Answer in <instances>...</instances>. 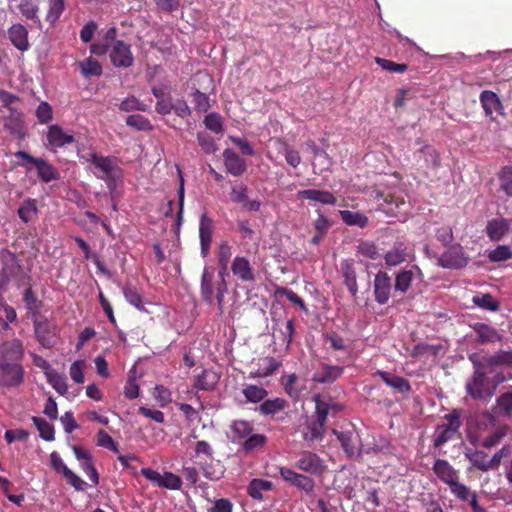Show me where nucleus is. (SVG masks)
I'll return each mask as SVG.
<instances>
[{"label":"nucleus","mask_w":512,"mask_h":512,"mask_svg":"<svg viewBox=\"0 0 512 512\" xmlns=\"http://www.w3.org/2000/svg\"><path fill=\"white\" fill-rule=\"evenodd\" d=\"M233 504L227 498H221L214 502L213 506L208 509V512H232Z\"/></svg>","instance_id":"obj_64"},{"label":"nucleus","mask_w":512,"mask_h":512,"mask_svg":"<svg viewBox=\"0 0 512 512\" xmlns=\"http://www.w3.org/2000/svg\"><path fill=\"white\" fill-rule=\"evenodd\" d=\"M280 476L282 479L293 486L309 493L313 491L314 481L305 475L299 474L287 467H281L279 469Z\"/></svg>","instance_id":"obj_12"},{"label":"nucleus","mask_w":512,"mask_h":512,"mask_svg":"<svg viewBox=\"0 0 512 512\" xmlns=\"http://www.w3.org/2000/svg\"><path fill=\"white\" fill-rule=\"evenodd\" d=\"M120 109L125 112L134 110L145 111L146 105L141 103L136 97L130 96L121 102Z\"/></svg>","instance_id":"obj_62"},{"label":"nucleus","mask_w":512,"mask_h":512,"mask_svg":"<svg viewBox=\"0 0 512 512\" xmlns=\"http://www.w3.org/2000/svg\"><path fill=\"white\" fill-rule=\"evenodd\" d=\"M325 427L316 421H310L306 427L302 430L303 439L306 442H313L315 440H321L324 436Z\"/></svg>","instance_id":"obj_37"},{"label":"nucleus","mask_w":512,"mask_h":512,"mask_svg":"<svg viewBox=\"0 0 512 512\" xmlns=\"http://www.w3.org/2000/svg\"><path fill=\"white\" fill-rule=\"evenodd\" d=\"M109 58L118 68H128L134 62L131 46L124 41H114L109 44Z\"/></svg>","instance_id":"obj_7"},{"label":"nucleus","mask_w":512,"mask_h":512,"mask_svg":"<svg viewBox=\"0 0 512 512\" xmlns=\"http://www.w3.org/2000/svg\"><path fill=\"white\" fill-rule=\"evenodd\" d=\"M23 344L19 339H11L0 344V387L18 388L24 382L25 371L22 365Z\"/></svg>","instance_id":"obj_1"},{"label":"nucleus","mask_w":512,"mask_h":512,"mask_svg":"<svg viewBox=\"0 0 512 512\" xmlns=\"http://www.w3.org/2000/svg\"><path fill=\"white\" fill-rule=\"evenodd\" d=\"M215 375L212 372L204 371L196 379V387L201 390H210L215 385Z\"/></svg>","instance_id":"obj_59"},{"label":"nucleus","mask_w":512,"mask_h":512,"mask_svg":"<svg viewBox=\"0 0 512 512\" xmlns=\"http://www.w3.org/2000/svg\"><path fill=\"white\" fill-rule=\"evenodd\" d=\"M8 36L18 50L27 51L29 49L28 31L22 24H13L8 29Z\"/></svg>","instance_id":"obj_23"},{"label":"nucleus","mask_w":512,"mask_h":512,"mask_svg":"<svg viewBox=\"0 0 512 512\" xmlns=\"http://www.w3.org/2000/svg\"><path fill=\"white\" fill-rule=\"evenodd\" d=\"M272 489L273 483L271 481L261 478H254L247 486V493L252 499L261 501L264 499L263 494L271 491Z\"/></svg>","instance_id":"obj_27"},{"label":"nucleus","mask_w":512,"mask_h":512,"mask_svg":"<svg viewBox=\"0 0 512 512\" xmlns=\"http://www.w3.org/2000/svg\"><path fill=\"white\" fill-rule=\"evenodd\" d=\"M35 334L40 344L45 348H51L56 344L58 328L53 322L36 319L34 322Z\"/></svg>","instance_id":"obj_9"},{"label":"nucleus","mask_w":512,"mask_h":512,"mask_svg":"<svg viewBox=\"0 0 512 512\" xmlns=\"http://www.w3.org/2000/svg\"><path fill=\"white\" fill-rule=\"evenodd\" d=\"M123 294H124V297H125L126 301L129 304H131L132 306H134L138 310H144V306H143V302H142V297H141V295L139 294V292L137 291L136 288H134V287H132L130 285H127L123 289Z\"/></svg>","instance_id":"obj_50"},{"label":"nucleus","mask_w":512,"mask_h":512,"mask_svg":"<svg viewBox=\"0 0 512 512\" xmlns=\"http://www.w3.org/2000/svg\"><path fill=\"white\" fill-rule=\"evenodd\" d=\"M339 213L346 225L357 226L359 228H364L368 225V217L363 213L350 210H341Z\"/></svg>","instance_id":"obj_36"},{"label":"nucleus","mask_w":512,"mask_h":512,"mask_svg":"<svg viewBox=\"0 0 512 512\" xmlns=\"http://www.w3.org/2000/svg\"><path fill=\"white\" fill-rule=\"evenodd\" d=\"M375 62L384 70L389 72L403 73L407 69V65L403 63H395L393 61L376 57Z\"/></svg>","instance_id":"obj_57"},{"label":"nucleus","mask_w":512,"mask_h":512,"mask_svg":"<svg viewBox=\"0 0 512 512\" xmlns=\"http://www.w3.org/2000/svg\"><path fill=\"white\" fill-rule=\"evenodd\" d=\"M488 258L492 262H502L512 258V250L507 245H500L489 251Z\"/></svg>","instance_id":"obj_52"},{"label":"nucleus","mask_w":512,"mask_h":512,"mask_svg":"<svg viewBox=\"0 0 512 512\" xmlns=\"http://www.w3.org/2000/svg\"><path fill=\"white\" fill-rule=\"evenodd\" d=\"M140 473L147 480H149L154 485L160 488H166L169 490H179L182 486L181 478L172 472H164L163 474H161L158 471L153 470L151 468H142L140 470Z\"/></svg>","instance_id":"obj_6"},{"label":"nucleus","mask_w":512,"mask_h":512,"mask_svg":"<svg viewBox=\"0 0 512 512\" xmlns=\"http://www.w3.org/2000/svg\"><path fill=\"white\" fill-rule=\"evenodd\" d=\"M507 381L504 373L497 369H487L482 362L474 363V371L466 381V393L474 400L488 401L496 393L497 387Z\"/></svg>","instance_id":"obj_2"},{"label":"nucleus","mask_w":512,"mask_h":512,"mask_svg":"<svg viewBox=\"0 0 512 512\" xmlns=\"http://www.w3.org/2000/svg\"><path fill=\"white\" fill-rule=\"evenodd\" d=\"M87 161L90 162V170L101 180H104L109 190L115 188L116 183L122 177L121 169L116 160L97 153H89Z\"/></svg>","instance_id":"obj_3"},{"label":"nucleus","mask_w":512,"mask_h":512,"mask_svg":"<svg viewBox=\"0 0 512 512\" xmlns=\"http://www.w3.org/2000/svg\"><path fill=\"white\" fill-rule=\"evenodd\" d=\"M47 139L52 147L59 148L74 142V137L66 133L60 126L51 125L48 128Z\"/></svg>","instance_id":"obj_25"},{"label":"nucleus","mask_w":512,"mask_h":512,"mask_svg":"<svg viewBox=\"0 0 512 512\" xmlns=\"http://www.w3.org/2000/svg\"><path fill=\"white\" fill-rule=\"evenodd\" d=\"M287 406L288 403L283 398L268 399L258 407V411L264 416H274L283 411Z\"/></svg>","instance_id":"obj_31"},{"label":"nucleus","mask_w":512,"mask_h":512,"mask_svg":"<svg viewBox=\"0 0 512 512\" xmlns=\"http://www.w3.org/2000/svg\"><path fill=\"white\" fill-rule=\"evenodd\" d=\"M473 467L480 471L487 472L491 470L488 455L482 450L467 449L464 453Z\"/></svg>","instance_id":"obj_28"},{"label":"nucleus","mask_w":512,"mask_h":512,"mask_svg":"<svg viewBox=\"0 0 512 512\" xmlns=\"http://www.w3.org/2000/svg\"><path fill=\"white\" fill-rule=\"evenodd\" d=\"M230 431L232 442L242 445L253 432V425L245 420H235L230 425Z\"/></svg>","instance_id":"obj_26"},{"label":"nucleus","mask_w":512,"mask_h":512,"mask_svg":"<svg viewBox=\"0 0 512 512\" xmlns=\"http://www.w3.org/2000/svg\"><path fill=\"white\" fill-rule=\"evenodd\" d=\"M212 232V220L206 214H202L199 224V237L201 254L203 257H206L209 253L210 245L212 242Z\"/></svg>","instance_id":"obj_21"},{"label":"nucleus","mask_w":512,"mask_h":512,"mask_svg":"<svg viewBox=\"0 0 512 512\" xmlns=\"http://www.w3.org/2000/svg\"><path fill=\"white\" fill-rule=\"evenodd\" d=\"M473 303L489 311H497L499 304L490 294L476 295L472 299Z\"/></svg>","instance_id":"obj_51"},{"label":"nucleus","mask_w":512,"mask_h":512,"mask_svg":"<svg viewBox=\"0 0 512 512\" xmlns=\"http://www.w3.org/2000/svg\"><path fill=\"white\" fill-rule=\"evenodd\" d=\"M421 153L423 154L424 160L427 166L436 168L440 164V158L438 152L431 146H425Z\"/></svg>","instance_id":"obj_60"},{"label":"nucleus","mask_w":512,"mask_h":512,"mask_svg":"<svg viewBox=\"0 0 512 512\" xmlns=\"http://www.w3.org/2000/svg\"><path fill=\"white\" fill-rule=\"evenodd\" d=\"M357 252L370 260H377L381 256L377 246L373 242L368 241L361 242L357 246Z\"/></svg>","instance_id":"obj_53"},{"label":"nucleus","mask_w":512,"mask_h":512,"mask_svg":"<svg viewBox=\"0 0 512 512\" xmlns=\"http://www.w3.org/2000/svg\"><path fill=\"white\" fill-rule=\"evenodd\" d=\"M231 256H232V250H231L230 245L227 242H222L219 245V249H218V263L221 267L219 274L222 278H223L224 273L227 270L228 263L230 261Z\"/></svg>","instance_id":"obj_49"},{"label":"nucleus","mask_w":512,"mask_h":512,"mask_svg":"<svg viewBox=\"0 0 512 512\" xmlns=\"http://www.w3.org/2000/svg\"><path fill=\"white\" fill-rule=\"evenodd\" d=\"M308 145L312 149L314 156H315V160H316V162L313 164V166L314 167L319 166L320 173L328 170L330 168L332 162H331V159L328 156L327 152L316 147L313 142H310Z\"/></svg>","instance_id":"obj_42"},{"label":"nucleus","mask_w":512,"mask_h":512,"mask_svg":"<svg viewBox=\"0 0 512 512\" xmlns=\"http://www.w3.org/2000/svg\"><path fill=\"white\" fill-rule=\"evenodd\" d=\"M468 260L462 246L453 245L438 258V265L447 269H461L468 264Z\"/></svg>","instance_id":"obj_8"},{"label":"nucleus","mask_w":512,"mask_h":512,"mask_svg":"<svg viewBox=\"0 0 512 512\" xmlns=\"http://www.w3.org/2000/svg\"><path fill=\"white\" fill-rule=\"evenodd\" d=\"M509 430L510 428L507 425L498 426L494 431L483 438L481 446L486 449H491L497 446L508 434Z\"/></svg>","instance_id":"obj_33"},{"label":"nucleus","mask_w":512,"mask_h":512,"mask_svg":"<svg viewBox=\"0 0 512 512\" xmlns=\"http://www.w3.org/2000/svg\"><path fill=\"white\" fill-rule=\"evenodd\" d=\"M485 416L491 420L494 419V415L501 417H511L512 415V387L508 391L502 393L497 397L495 406L492 407L491 412L487 411Z\"/></svg>","instance_id":"obj_15"},{"label":"nucleus","mask_w":512,"mask_h":512,"mask_svg":"<svg viewBox=\"0 0 512 512\" xmlns=\"http://www.w3.org/2000/svg\"><path fill=\"white\" fill-rule=\"evenodd\" d=\"M501 190L508 196H512V166H507L502 169L500 175Z\"/></svg>","instance_id":"obj_56"},{"label":"nucleus","mask_w":512,"mask_h":512,"mask_svg":"<svg viewBox=\"0 0 512 512\" xmlns=\"http://www.w3.org/2000/svg\"><path fill=\"white\" fill-rule=\"evenodd\" d=\"M432 470L448 487L459 480V472L445 459H437Z\"/></svg>","instance_id":"obj_13"},{"label":"nucleus","mask_w":512,"mask_h":512,"mask_svg":"<svg viewBox=\"0 0 512 512\" xmlns=\"http://www.w3.org/2000/svg\"><path fill=\"white\" fill-rule=\"evenodd\" d=\"M424 275L417 265L403 268L395 274L394 292L405 294L409 291L415 281H423Z\"/></svg>","instance_id":"obj_5"},{"label":"nucleus","mask_w":512,"mask_h":512,"mask_svg":"<svg viewBox=\"0 0 512 512\" xmlns=\"http://www.w3.org/2000/svg\"><path fill=\"white\" fill-rule=\"evenodd\" d=\"M231 270L233 274L243 282L255 281L254 269L246 257H235L232 261Z\"/></svg>","instance_id":"obj_16"},{"label":"nucleus","mask_w":512,"mask_h":512,"mask_svg":"<svg viewBox=\"0 0 512 512\" xmlns=\"http://www.w3.org/2000/svg\"><path fill=\"white\" fill-rule=\"evenodd\" d=\"M461 424L460 412L458 410H453L451 413L446 414L443 417V422L437 425L433 433V445L439 448L452 440L458 433Z\"/></svg>","instance_id":"obj_4"},{"label":"nucleus","mask_w":512,"mask_h":512,"mask_svg":"<svg viewBox=\"0 0 512 512\" xmlns=\"http://www.w3.org/2000/svg\"><path fill=\"white\" fill-rule=\"evenodd\" d=\"M295 467L310 474H320L323 469L320 457L309 451H303L299 454Z\"/></svg>","instance_id":"obj_14"},{"label":"nucleus","mask_w":512,"mask_h":512,"mask_svg":"<svg viewBox=\"0 0 512 512\" xmlns=\"http://www.w3.org/2000/svg\"><path fill=\"white\" fill-rule=\"evenodd\" d=\"M242 393L246 400L251 403L261 402L267 396V391L263 387L252 384L246 385Z\"/></svg>","instance_id":"obj_41"},{"label":"nucleus","mask_w":512,"mask_h":512,"mask_svg":"<svg viewBox=\"0 0 512 512\" xmlns=\"http://www.w3.org/2000/svg\"><path fill=\"white\" fill-rule=\"evenodd\" d=\"M37 168L38 175L44 182H50L59 178L57 170L45 160L38 158L34 163Z\"/></svg>","instance_id":"obj_35"},{"label":"nucleus","mask_w":512,"mask_h":512,"mask_svg":"<svg viewBox=\"0 0 512 512\" xmlns=\"http://www.w3.org/2000/svg\"><path fill=\"white\" fill-rule=\"evenodd\" d=\"M267 443V437L264 434H253L242 443V448L245 452H252L260 449Z\"/></svg>","instance_id":"obj_45"},{"label":"nucleus","mask_w":512,"mask_h":512,"mask_svg":"<svg viewBox=\"0 0 512 512\" xmlns=\"http://www.w3.org/2000/svg\"><path fill=\"white\" fill-rule=\"evenodd\" d=\"M32 421L37 427L42 439L45 441L54 440V427L49 422L39 417H33Z\"/></svg>","instance_id":"obj_48"},{"label":"nucleus","mask_w":512,"mask_h":512,"mask_svg":"<svg viewBox=\"0 0 512 512\" xmlns=\"http://www.w3.org/2000/svg\"><path fill=\"white\" fill-rule=\"evenodd\" d=\"M204 124L207 129L213 131L214 133H220L223 130L221 117L216 113L207 115L204 119Z\"/></svg>","instance_id":"obj_63"},{"label":"nucleus","mask_w":512,"mask_h":512,"mask_svg":"<svg viewBox=\"0 0 512 512\" xmlns=\"http://www.w3.org/2000/svg\"><path fill=\"white\" fill-rule=\"evenodd\" d=\"M37 213V207L34 200H27L25 203L18 209V215L20 219L28 223L31 220V217Z\"/></svg>","instance_id":"obj_55"},{"label":"nucleus","mask_w":512,"mask_h":512,"mask_svg":"<svg viewBox=\"0 0 512 512\" xmlns=\"http://www.w3.org/2000/svg\"><path fill=\"white\" fill-rule=\"evenodd\" d=\"M223 159L227 171L233 176L242 175L247 168L246 161L232 149L224 150Z\"/></svg>","instance_id":"obj_18"},{"label":"nucleus","mask_w":512,"mask_h":512,"mask_svg":"<svg viewBox=\"0 0 512 512\" xmlns=\"http://www.w3.org/2000/svg\"><path fill=\"white\" fill-rule=\"evenodd\" d=\"M509 230V222L504 218L493 219L486 226V233L491 240L498 241Z\"/></svg>","instance_id":"obj_29"},{"label":"nucleus","mask_w":512,"mask_h":512,"mask_svg":"<svg viewBox=\"0 0 512 512\" xmlns=\"http://www.w3.org/2000/svg\"><path fill=\"white\" fill-rule=\"evenodd\" d=\"M409 257L408 247L403 242H396L384 255L385 263L388 267L398 266Z\"/></svg>","instance_id":"obj_17"},{"label":"nucleus","mask_w":512,"mask_h":512,"mask_svg":"<svg viewBox=\"0 0 512 512\" xmlns=\"http://www.w3.org/2000/svg\"><path fill=\"white\" fill-rule=\"evenodd\" d=\"M275 144L277 145L278 151L284 154L285 159L290 166L297 167L300 164L301 157L298 151L289 147L280 139L275 140Z\"/></svg>","instance_id":"obj_39"},{"label":"nucleus","mask_w":512,"mask_h":512,"mask_svg":"<svg viewBox=\"0 0 512 512\" xmlns=\"http://www.w3.org/2000/svg\"><path fill=\"white\" fill-rule=\"evenodd\" d=\"M472 328L476 335V340L480 344L493 343L502 340V335L490 325L485 323H475Z\"/></svg>","instance_id":"obj_22"},{"label":"nucleus","mask_w":512,"mask_h":512,"mask_svg":"<svg viewBox=\"0 0 512 512\" xmlns=\"http://www.w3.org/2000/svg\"><path fill=\"white\" fill-rule=\"evenodd\" d=\"M48 383L61 395H65L68 391L67 380L65 376L54 370L46 372Z\"/></svg>","instance_id":"obj_40"},{"label":"nucleus","mask_w":512,"mask_h":512,"mask_svg":"<svg viewBox=\"0 0 512 512\" xmlns=\"http://www.w3.org/2000/svg\"><path fill=\"white\" fill-rule=\"evenodd\" d=\"M343 368L339 366H324L314 374L313 380L319 383H332L341 376Z\"/></svg>","instance_id":"obj_34"},{"label":"nucleus","mask_w":512,"mask_h":512,"mask_svg":"<svg viewBox=\"0 0 512 512\" xmlns=\"http://www.w3.org/2000/svg\"><path fill=\"white\" fill-rule=\"evenodd\" d=\"M213 274L204 268L201 278V295L204 301L211 304L213 302L214 289H213Z\"/></svg>","instance_id":"obj_38"},{"label":"nucleus","mask_w":512,"mask_h":512,"mask_svg":"<svg viewBox=\"0 0 512 512\" xmlns=\"http://www.w3.org/2000/svg\"><path fill=\"white\" fill-rule=\"evenodd\" d=\"M341 275L344 278V284L353 297L357 296L358 284L356 280V271L351 260H343L340 265Z\"/></svg>","instance_id":"obj_24"},{"label":"nucleus","mask_w":512,"mask_h":512,"mask_svg":"<svg viewBox=\"0 0 512 512\" xmlns=\"http://www.w3.org/2000/svg\"><path fill=\"white\" fill-rule=\"evenodd\" d=\"M391 278L386 272L379 271L373 281L375 301L380 305L388 303L392 291Z\"/></svg>","instance_id":"obj_11"},{"label":"nucleus","mask_w":512,"mask_h":512,"mask_svg":"<svg viewBox=\"0 0 512 512\" xmlns=\"http://www.w3.org/2000/svg\"><path fill=\"white\" fill-rule=\"evenodd\" d=\"M450 492L460 501L466 502L474 491L461 483L459 480L456 481L452 486L449 487Z\"/></svg>","instance_id":"obj_54"},{"label":"nucleus","mask_w":512,"mask_h":512,"mask_svg":"<svg viewBox=\"0 0 512 512\" xmlns=\"http://www.w3.org/2000/svg\"><path fill=\"white\" fill-rule=\"evenodd\" d=\"M230 196L234 203L241 204L247 211L256 212L260 209L261 204L258 200H249L248 188L244 185L233 187Z\"/></svg>","instance_id":"obj_19"},{"label":"nucleus","mask_w":512,"mask_h":512,"mask_svg":"<svg viewBox=\"0 0 512 512\" xmlns=\"http://www.w3.org/2000/svg\"><path fill=\"white\" fill-rule=\"evenodd\" d=\"M81 73L85 77L89 76H99L102 73V66L100 63L92 58L88 57L84 61L80 63Z\"/></svg>","instance_id":"obj_47"},{"label":"nucleus","mask_w":512,"mask_h":512,"mask_svg":"<svg viewBox=\"0 0 512 512\" xmlns=\"http://www.w3.org/2000/svg\"><path fill=\"white\" fill-rule=\"evenodd\" d=\"M80 462V467L83 470V472L88 476V478L91 480L93 484H98L99 482V476L95 469V467L92 464L91 456L89 458H85Z\"/></svg>","instance_id":"obj_61"},{"label":"nucleus","mask_w":512,"mask_h":512,"mask_svg":"<svg viewBox=\"0 0 512 512\" xmlns=\"http://www.w3.org/2000/svg\"><path fill=\"white\" fill-rule=\"evenodd\" d=\"M126 124L130 127L136 128L137 130H148L151 128L149 120L139 114L128 116L126 119Z\"/></svg>","instance_id":"obj_58"},{"label":"nucleus","mask_w":512,"mask_h":512,"mask_svg":"<svg viewBox=\"0 0 512 512\" xmlns=\"http://www.w3.org/2000/svg\"><path fill=\"white\" fill-rule=\"evenodd\" d=\"M487 369H497L498 366H512V350L498 351L482 362Z\"/></svg>","instance_id":"obj_32"},{"label":"nucleus","mask_w":512,"mask_h":512,"mask_svg":"<svg viewBox=\"0 0 512 512\" xmlns=\"http://www.w3.org/2000/svg\"><path fill=\"white\" fill-rule=\"evenodd\" d=\"M64 9H65L64 0H49L46 20L49 23L54 24L60 18Z\"/></svg>","instance_id":"obj_46"},{"label":"nucleus","mask_w":512,"mask_h":512,"mask_svg":"<svg viewBox=\"0 0 512 512\" xmlns=\"http://www.w3.org/2000/svg\"><path fill=\"white\" fill-rule=\"evenodd\" d=\"M297 197L300 199L309 200L311 202H318L324 205H334L337 202L336 197L326 190L306 189L297 192Z\"/></svg>","instance_id":"obj_20"},{"label":"nucleus","mask_w":512,"mask_h":512,"mask_svg":"<svg viewBox=\"0 0 512 512\" xmlns=\"http://www.w3.org/2000/svg\"><path fill=\"white\" fill-rule=\"evenodd\" d=\"M480 102L488 116H491L494 112H499L502 108V104L497 94L489 90L481 92Z\"/></svg>","instance_id":"obj_30"},{"label":"nucleus","mask_w":512,"mask_h":512,"mask_svg":"<svg viewBox=\"0 0 512 512\" xmlns=\"http://www.w3.org/2000/svg\"><path fill=\"white\" fill-rule=\"evenodd\" d=\"M18 9L26 19L32 20L34 22H39V7L35 1L21 0L20 4L18 5Z\"/></svg>","instance_id":"obj_43"},{"label":"nucleus","mask_w":512,"mask_h":512,"mask_svg":"<svg viewBox=\"0 0 512 512\" xmlns=\"http://www.w3.org/2000/svg\"><path fill=\"white\" fill-rule=\"evenodd\" d=\"M334 434L341 442V445L348 457L356 458L360 456L361 443L360 437L356 431H354L353 429L340 432L334 430Z\"/></svg>","instance_id":"obj_10"},{"label":"nucleus","mask_w":512,"mask_h":512,"mask_svg":"<svg viewBox=\"0 0 512 512\" xmlns=\"http://www.w3.org/2000/svg\"><path fill=\"white\" fill-rule=\"evenodd\" d=\"M313 399L315 401V409L317 416L314 421L318 422L319 424L325 427L327 416L330 412V404L328 401L323 400L319 395L314 396Z\"/></svg>","instance_id":"obj_44"}]
</instances>
